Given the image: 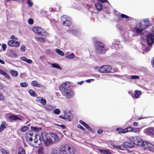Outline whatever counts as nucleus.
<instances>
[{"mask_svg":"<svg viewBox=\"0 0 154 154\" xmlns=\"http://www.w3.org/2000/svg\"><path fill=\"white\" fill-rule=\"evenodd\" d=\"M129 140L133 144L142 146L144 149L151 151H154V145L146 141H143L138 137H129Z\"/></svg>","mask_w":154,"mask_h":154,"instance_id":"obj_1","label":"nucleus"},{"mask_svg":"<svg viewBox=\"0 0 154 154\" xmlns=\"http://www.w3.org/2000/svg\"><path fill=\"white\" fill-rule=\"evenodd\" d=\"M43 141V143L46 146L52 144L50 133H42L41 136L35 134L34 140V143L39 144Z\"/></svg>","mask_w":154,"mask_h":154,"instance_id":"obj_2","label":"nucleus"},{"mask_svg":"<svg viewBox=\"0 0 154 154\" xmlns=\"http://www.w3.org/2000/svg\"><path fill=\"white\" fill-rule=\"evenodd\" d=\"M143 21V23L139 20H136L137 24L132 29V31L133 32H136V33L133 35V36H136L137 34H141L143 30L149 26V19H145Z\"/></svg>","mask_w":154,"mask_h":154,"instance_id":"obj_3","label":"nucleus"},{"mask_svg":"<svg viewBox=\"0 0 154 154\" xmlns=\"http://www.w3.org/2000/svg\"><path fill=\"white\" fill-rule=\"evenodd\" d=\"M69 84V82H66L59 87L63 95L68 99L72 98L74 95V91L70 88Z\"/></svg>","mask_w":154,"mask_h":154,"instance_id":"obj_4","label":"nucleus"},{"mask_svg":"<svg viewBox=\"0 0 154 154\" xmlns=\"http://www.w3.org/2000/svg\"><path fill=\"white\" fill-rule=\"evenodd\" d=\"M61 20L62 25L66 26H69L72 24L71 19L66 15L63 16L61 17Z\"/></svg>","mask_w":154,"mask_h":154,"instance_id":"obj_5","label":"nucleus"},{"mask_svg":"<svg viewBox=\"0 0 154 154\" xmlns=\"http://www.w3.org/2000/svg\"><path fill=\"white\" fill-rule=\"evenodd\" d=\"M95 47L96 51L98 53H102L105 50V45L98 41L95 42Z\"/></svg>","mask_w":154,"mask_h":154,"instance_id":"obj_6","label":"nucleus"},{"mask_svg":"<svg viewBox=\"0 0 154 154\" xmlns=\"http://www.w3.org/2000/svg\"><path fill=\"white\" fill-rule=\"evenodd\" d=\"M33 32L37 34L41 35L46 36L48 35L47 32L39 27H35L33 28Z\"/></svg>","mask_w":154,"mask_h":154,"instance_id":"obj_7","label":"nucleus"},{"mask_svg":"<svg viewBox=\"0 0 154 154\" xmlns=\"http://www.w3.org/2000/svg\"><path fill=\"white\" fill-rule=\"evenodd\" d=\"M112 68V67L110 66L103 65L99 68L98 71L101 73L112 72L111 71Z\"/></svg>","mask_w":154,"mask_h":154,"instance_id":"obj_8","label":"nucleus"},{"mask_svg":"<svg viewBox=\"0 0 154 154\" xmlns=\"http://www.w3.org/2000/svg\"><path fill=\"white\" fill-rule=\"evenodd\" d=\"M147 41L149 45H151L154 43V33H150L148 35Z\"/></svg>","mask_w":154,"mask_h":154,"instance_id":"obj_9","label":"nucleus"},{"mask_svg":"<svg viewBox=\"0 0 154 154\" xmlns=\"http://www.w3.org/2000/svg\"><path fill=\"white\" fill-rule=\"evenodd\" d=\"M120 42L117 40H114L110 45V46L112 49H115L117 50L119 48H120L121 46L119 45Z\"/></svg>","mask_w":154,"mask_h":154,"instance_id":"obj_10","label":"nucleus"},{"mask_svg":"<svg viewBox=\"0 0 154 154\" xmlns=\"http://www.w3.org/2000/svg\"><path fill=\"white\" fill-rule=\"evenodd\" d=\"M50 133L52 144H53L55 142H57L59 141L60 139L58 136L56 134L52 133Z\"/></svg>","mask_w":154,"mask_h":154,"instance_id":"obj_11","label":"nucleus"},{"mask_svg":"<svg viewBox=\"0 0 154 154\" xmlns=\"http://www.w3.org/2000/svg\"><path fill=\"white\" fill-rule=\"evenodd\" d=\"M8 44L9 46L12 47H17L20 45V43L18 42L13 40L8 41Z\"/></svg>","mask_w":154,"mask_h":154,"instance_id":"obj_12","label":"nucleus"},{"mask_svg":"<svg viewBox=\"0 0 154 154\" xmlns=\"http://www.w3.org/2000/svg\"><path fill=\"white\" fill-rule=\"evenodd\" d=\"M68 148V146L66 145H63L61 146L59 149L60 152L63 154H66Z\"/></svg>","mask_w":154,"mask_h":154,"instance_id":"obj_13","label":"nucleus"},{"mask_svg":"<svg viewBox=\"0 0 154 154\" xmlns=\"http://www.w3.org/2000/svg\"><path fill=\"white\" fill-rule=\"evenodd\" d=\"M125 150L127 148H131L134 147V145L129 142H125L123 143Z\"/></svg>","mask_w":154,"mask_h":154,"instance_id":"obj_14","label":"nucleus"},{"mask_svg":"<svg viewBox=\"0 0 154 154\" xmlns=\"http://www.w3.org/2000/svg\"><path fill=\"white\" fill-rule=\"evenodd\" d=\"M26 137L27 142L30 146H32L35 147L32 142L33 139L32 137H29V136H26Z\"/></svg>","mask_w":154,"mask_h":154,"instance_id":"obj_15","label":"nucleus"},{"mask_svg":"<svg viewBox=\"0 0 154 154\" xmlns=\"http://www.w3.org/2000/svg\"><path fill=\"white\" fill-rule=\"evenodd\" d=\"M64 116L65 120L66 121H70L72 119V117L70 112L67 113L65 112Z\"/></svg>","mask_w":154,"mask_h":154,"instance_id":"obj_16","label":"nucleus"},{"mask_svg":"<svg viewBox=\"0 0 154 154\" xmlns=\"http://www.w3.org/2000/svg\"><path fill=\"white\" fill-rule=\"evenodd\" d=\"M119 14L118 15V19L119 20H121V19H125L126 20V21H128L129 17L128 16L124 14H121L120 16L119 15Z\"/></svg>","mask_w":154,"mask_h":154,"instance_id":"obj_17","label":"nucleus"},{"mask_svg":"<svg viewBox=\"0 0 154 154\" xmlns=\"http://www.w3.org/2000/svg\"><path fill=\"white\" fill-rule=\"evenodd\" d=\"M66 154H74L75 150L73 147L68 146Z\"/></svg>","mask_w":154,"mask_h":154,"instance_id":"obj_18","label":"nucleus"},{"mask_svg":"<svg viewBox=\"0 0 154 154\" xmlns=\"http://www.w3.org/2000/svg\"><path fill=\"white\" fill-rule=\"evenodd\" d=\"M36 100L41 103L43 105H45L46 103L45 99L40 97H37Z\"/></svg>","mask_w":154,"mask_h":154,"instance_id":"obj_19","label":"nucleus"},{"mask_svg":"<svg viewBox=\"0 0 154 154\" xmlns=\"http://www.w3.org/2000/svg\"><path fill=\"white\" fill-rule=\"evenodd\" d=\"M31 84L33 86L38 88H41L42 86V85L38 83L36 81H32L31 82Z\"/></svg>","mask_w":154,"mask_h":154,"instance_id":"obj_20","label":"nucleus"},{"mask_svg":"<svg viewBox=\"0 0 154 154\" xmlns=\"http://www.w3.org/2000/svg\"><path fill=\"white\" fill-rule=\"evenodd\" d=\"M60 149L57 147H54L52 150V154H60Z\"/></svg>","mask_w":154,"mask_h":154,"instance_id":"obj_21","label":"nucleus"},{"mask_svg":"<svg viewBox=\"0 0 154 154\" xmlns=\"http://www.w3.org/2000/svg\"><path fill=\"white\" fill-rule=\"evenodd\" d=\"M0 74L4 76L6 78L8 79H9L10 78V76L6 72L1 69H0Z\"/></svg>","mask_w":154,"mask_h":154,"instance_id":"obj_22","label":"nucleus"},{"mask_svg":"<svg viewBox=\"0 0 154 154\" xmlns=\"http://www.w3.org/2000/svg\"><path fill=\"white\" fill-rule=\"evenodd\" d=\"M98 151L100 153L103 154H111L109 150L103 149H99Z\"/></svg>","mask_w":154,"mask_h":154,"instance_id":"obj_23","label":"nucleus"},{"mask_svg":"<svg viewBox=\"0 0 154 154\" xmlns=\"http://www.w3.org/2000/svg\"><path fill=\"white\" fill-rule=\"evenodd\" d=\"M9 119L12 120H21V118L18 117V116L16 115H14L9 117Z\"/></svg>","mask_w":154,"mask_h":154,"instance_id":"obj_24","label":"nucleus"},{"mask_svg":"<svg viewBox=\"0 0 154 154\" xmlns=\"http://www.w3.org/2000/svg\"><path fill=\"white\" fill-rule=\"evenodd\" d=\"M21 59L23 61H25L29 64H31L32 62L31 60L27 59L25 57H21Z\"/></svg>","mask_w":154,"mask_h":154,"instance_id":"obj_25","label":"nucleus"},{"mask_svg":"<svg viewBox=\"0 0 154 154\" xmlns=\"http://www.w3.org/2000/svg\"><path fill=\"white\" fill-rule=\"evenodd\" d=\"M95 5L96 8L98 10L100 11L103 8V5L100 3H96Z\"/></svg>","mask_w":154,"mask_h":154,"instance_id":"obj_26","label":"nucleus"},{"mask_svg":"<svg viewBox=\"0 0 154 154\" xmlns=\"http://www.w3.org/2000/svg\"><path fill=\"white\" fill-rule=\"evenodd\" d=\"M134 97L136 98H138L140 97V95L142 94L141 91H137L135 90V91Z\"/></svg>","mask_w":154,"mask_h":154,"instance_id":"obj_27","label":"nucleus"},{"mask_svg":"<svg viewBox=\"0 0 154 154\" xmlns=\"http://www.w3.org/2000/svg\"><path fill=\"white\" fill-rule=\"evenodd\" d=\"M68 32L69 33L75 35H77L78 31L75 29H70L69 30Z\"/></svg>","mask_w":154,"mask_h":154,"instance_id":"obj_28","label":"nucleus"},{"mask_svg":"<svg viewBox=\"0 0 154 154\" xmlns=\"http://www.w3.org/2000/svg\"><path fill=\"white\" fill-rule=\"evenodd\" d=\"M10 73L11 75L14 77H16L18 75V72L17 71L11 69L10 70Z\"/></svg>","mask_w":154,"mask_h":154,"instance_id":"obj_29","label":"nucleus"},{"mask_svg":"<svg viewBox=\"0 0 154 154\" xmlns=\"http://www.w3.org/2000/svg\"><path fill=\"white\" fill-rule=\"evenodd\" d=\"M114 147L116 148H117L118 149L122 150H125L124 149V147L123 144L121 145H119L117 146L115 145H112Z\"/></svg>","mask_w":154,"mask_h":154,"instance_id":"obj_30","label":"nucleus"},{"mask_svg":"<svg viewBox=\"0 0 154 154\" xmlns=\"http://www.w3.org/2000/svg\"><path fill=\"white\" fill-rule=\"evenodd\" d=\"M35 39L36 41L39 42H45L46 41L45 38H39L38 37H35Z\"/></svg>","mask_w":154,"mask_h":154,"instance_id":"obj_31","label":"nucleus"},{"mask_svg":"<svg viewBox=\"0 0 154 154\" xmlns=\"http://www.w3.org/2000/svg\"><path fill=\"white\" fill-rule=\"evenodd\" d=\"M65 57L67 59H71L74 58V54L73 53L71 54H67L65 55Z\"/></svg>","mask_w":154,"mask_h":154,"instance_id":"obj_32","label":"nucleus"},{"mask_svg":"<svg viewBox=\"0 0 154 154\" xmlns=\"http://www.w3.org/2000/svg\"><path fill=\"white\" fill-rule=\"evenodd\" d=\"M51 64L52 66V67L53 68L58 69L60 70L61 69V67L57 63H51Z\"/></svg>","mask_w":154,"mask_h":154,"instance_id":"obj_33","label":"nucleus"},{"mask_svg":"<svg viewBox=\"0 0 154 154\" xmlns=\"http://www.w3.org/2000/svg\"><path fill=\"white\" fill-rule=\"evenodd\" d=\"M147 131L150 135H152L153 133V129L151 128H149L146 129Z\"/></svg>","mask_w":154,"mask_h":154,"instance_id":"obj_34","label":"nucleus"},{"mask_svg":"<svg viewBox=\"0 0 154 154\" xmlns=\"http://www.w3.org/2000/svg\"><path fill=\"white\" fill-rule=\"evenodd\" d=\"M5 122H2L1 126H0V133L5 128Z\"/></svg>","mask_w":154,"mask_h":154,"instance_id":"obj_35","label":"nucleus"},{"mask_svg":"<svg viewBox=\"0 0 154 154\" xmlns=\"http://www.w3.org/2000/svg\"><path fill=\"white\" fill-rule=\"evenodd\" d=\"M31 129L32 131H38L41 130L42 128L41 127L37 128L35 127L31 126Z\"/></svg>","mask_w":154,"mask_h":154,"instance_id":"obj_36","label":"nucleus"},{"mask_svg":"<svg viewBox=\"0 0 154 154\" xmlns=\"http://www.w3.org/2000/svg\"><path fill=\"white\" fill-rule=\"evenodd\" d=\"M29 94L32 96L35 97L37 94L35 93V92L32 90L30 89L29 91Z\"/></svg>","mask_w":154,"mask_h":154,"instance_id":"obj_37","label":"nucleus"},{"mask_svg":"<svg viewBox=\"0 0 154 154\" xmlns=\"http://www.w3.org/2000/svg\"><path fill=\"white\" fill-rule=\"evenodd\" d=\"M56 52L59 54L61 56H63L64 55V53L63 51L58 49H56L55 50Z\"/></svg>","mask_w":154,"mask_h":154,"instance_id":"obj_38","label":"nucleus"},{"mask_svg":"<svg viewBox=\"0 0 154 154\" xmlns=\"http://www.w3.org/2000/svg\"><path fill=\"white\" fill-rule=\"evenodd\" d=\"M18 154H25V150L22 147H20L19 149Z\"/></svg>","mask_w":154,"mask_h":154,"instance_id":"obj_39","label":"nucleus"},{"mask_svg":"<svg viewBox=\"0 0 154 154\" xmlns=\"http://www.w3.org/2000/svg\"><path fill=\"white\" fill-rule=\"evenodd\" d=\"M45 108L47 109L51 110L54 109V108L53 106L50 104H47L45 107Z\"/></svg>","mask_w":154,"mask_h":154,"instance_id":"obj_40","label":"nucleus"},{"mask_svg":"<svg viewBox=\"0 0 154 154\" xmlns=\"http://www.w3.org/2000/svg\"><path fill=\"white\" fill-rule=\"evenodd\" d=\"M28 129H29V128L28 127L24 126L21 127V131L22 132H25Z\"/></svg>","mask_w":154,"mask_h":154,"instance_id":"obj_41","label":"nucleus"},{"mask_svg":"<svg viewBox=\"0 0 154 154\" xmlns=\"http://www.w3.org/2000/svg\"><path fill=\"white\" fill-rule=\"evenodd\" d=\"M60 112V110L59 109H55L54 110V113L57 115H59Z\"/></svg>","mask_w":154,"mask_h":154,"instance_id":"obj_42","label":"nucleus"},{"mask_svg":"<svg viewBox=\"0 0 154 154\" xmlns=\"http://www.w3.org/2000/svg\"><path fill=\"white\" fill-rule=\"evenodd\" d=\"M33 132L32 131H29L26 133V136H29V137H32L33 135Z\"/></svg>","mask_w":154,"mask_h":154,"instance_id":"obj_43","label":"nucleus"},{"mask_svg":"<svg viewBox=\"0 0 154 154\" xmlns=\"http://www.w3.org/2000/svg\"><path fill=\"white\" fill-rule=\"evenodd\" d=\"M27 3L30 7H31L33 5V3L31 0H28Z\"/></svg>","mask_w":154,"mask_h":154,"instance_id":"obj_44","label":"nucleus"},{"mask_svg":"<svg viewBox=\"0 0 154 154\" xmlns=\"http://www.w3.org/2000/svg\"><path fill=\"white\" fill-rule=\"evenodd\" d=\"M28 84L26 82H22L20 83V85L22 87H26L28 86Z\"/></svg>","mask_w":154,"mask_h":154,"instance_id":"obj_45","label":"nucleus"},{"mask_svg":"<svg viewBox=\"0 0 154 154\" xmlns=\"http://www.w3.org/2000/svg\"><path fill=\"white\" fill-rule=\"evenodd\" d=\"M117 28L119 29V30L120 31V32L121 33H122V32H123V27L121 26L120 25H118L117 26Z\"/></svg>","mask_w":154,"mask_h":154,"instance_id":"obj_46","label":"nucleus"},{"mask_svg":"<svg viewBox=\"0 0 154 154\" xmlns=\"http://www.w3.org/2000/svg\"><path fill=\"white\" fill-rule=\"evenodd\" d=\"M125 129L126 131V132L132 131L133 130V129L132 128L130 127H128L126 128Z\"/></svg>","mask_w":154,"mask_h":154,"instance_id":"obj_47","label":"nucleus"},{"mask_svg":"<svg viewBox=\"0 0 154 154\" xmlns=\"http://www.w3.org/2000/svg\"><path fill=\"white\" fill-rule=\"evenodd\" d=\"M1 152L3 154H9V153L6 150H5L4 149H1Z\"/></svg>","mask_w":154,"mask_h":154,"instance_id":"obj_48","label":"nucleus"},{"mask_svg":"<svg viewBox=\"0 0 154 154\" xmlns=\"http://www.w3.org/2000/svg\"><path fill=\"white\" fill-rule=\"evenodd\" d=\"M43 147H40L38 149V152L39 154L43 153Z\"/></svg>","mask_w":154,"mask_h":154,"instance_id":"obj_49","label":"nucleus"},{"mask_svg":"<svg viewBox=\"0 0 154 154\" xmlns=\"http://www.w3.org/2000/svg\"><path fill=\"white\" fill-rule=\"evenodd\" d=\"M118 133L119 134H124L126 133V131L125 129L120 130L118 131Z\"/></svg>","mask_w":154,"mask_h":154,"instance_id":"obj_50","label":"nucleus"},{"mask_svg":"<svg viewBox=\"0 0 154 154\" xmlns=\"http://www.w3.org/2000/svg\"><path fill=\"white\" fill-rule=\"evenodd\" d=\"M139 78L138 75H133L131 76V79H138Z\"/></svg>","mask_w":154,"mask_h":154,"instance_id":"obj_51","label":"nucleus"},{"mask_svg":"<svg viewBox=\"0 0 154 154\" xmlns=\"http://www.w3.org/2000/svg\"><path fill=\"white\" fill-rule=\"evenodd\" d=\"M28 22L29 24L32 25L34 21L32 18H30L28 19Z\"/></svg>","mask_w":154,"mask_h":154,"instance_id":"obj_52","label":"nucleus"},{"mask_svg":"<svg viewBox=\"0 0 154 154\" xmlns=\"http://www.w3.org/2000/svg\"><path fill=\"white\" fill-rule=\"evenodd\" d=\"M84 127H85L89 131H91L92 130L91 128L86 124L85 125Z\"/></svg>","mask_w":154,"mask_h":154,"instance_id":"obj_53","label":"nucleus"},{"mask_svg":"<svg viewBox=\"0 0 154 154\" xmlns=\"http://www.w3.org/2000/svg\"><path fill=\"white\" fill-rule=\"evenodd\" d=\"M2 47L3 51H5L6 50L7 47L6 44H2Z\"/></svg>","mask_w":154,"mask_h":154,"instance_id":"obj_54","label":"nucleus"},{"mask_svg":"<svg viewBox=\"0 0 154 154\" xmlns=\"http://www.w3.org/2000/svg\"><path fill=\"white\" fill-rule=\"evenodd\" d=\"M140 131V129L138 128H135L133 129V131L135 133H138Z\"/></svg>","mask_w":154,"mask_h":154,"instance_id":"obj_55","label":"nucleus"},{"mask_svg":"<svg viewBox=\"0 0 154 154\" xmlns=\"http://www.w3.org/2000/svg\"><path fill=\"white\" fill-rule=\"evenodd\" d=\"M77 127L81 129V130L84 131L85 130V128H84L83 127H82V126H81L80 125H78L77 126Z\"/></svg>","mask_w":154,"mask_h":154,"instance_id":"obj_56","label":"nucleus"},{"mask_svg":"<svg viewBox=\"0 0 154 154\" xmlns=\"http://www.w3.org/2000/svg\"><path fill=\"white\" fill-rule=\"evenodd\" d=\"M25 47L24 45L22 46L20 48V51H25Z\"/></svg>","mask_w":154,"mask_h":154,"instance_id":"obj_57","label":"nucleus"},{"mask_svg":"<svg viewBox=\"0 0 154 154\" xmlns=\"http://www.w3.org/2000/svg\"><path fill=\"white\" fill-rule=\"evenodd\" d=\"M79 123L80 124H81L83 125L84 126L86 124V123L85 122H84L82 120H80L79 121Z\"/></svg>","mask_w":154,"mask_h":154,"instance_id":"obj_58","label":"nucleus"},{"mask_svg":"<svg viewBox=\"0 0 154 154\" xmlns=\"http://www.w3.org/2000/svg\"><path fill=\"white\" fill-rule=\"evenodd\" d=\"M56 125L60 127L63 129H65L66 128V126L63 125H59L58 124Z\"/></svg>","mask_w":154,"mask_h":154,"instance_id":"obj_59","label":"nucleus"},{"mask_svg":"<svg viewBox=\"0 0 154 154\" xmlns=\"http://www.w3.org/2000/svg\"><path fill=\"white\" fill-rule=\"evenodd\" d=\"M103 132V130L102 129H99L97 131V133L99 134H101Z\"/></svg>","mask_w":154,"mask_h":154,"instance_id":"obj_60","label":"nucleus"},{"mask_svg":"<svg viewBox=\"0 0 154 154\" xmlns=\"http://www.w3.org/2000/svg\"><path fill=\"white\" fill-rule=\"evenodd\" d=\"M11 38L12 39L17 40V38L14 35H12L11 36Z\"/></svg>","mask_w":154,"mask_h":154,"instance_id":"obj_61","label":"nucleus"},{"mask_svg":"<svg viewBox=\"0 0 154 154\" xmlns=\"http://www.w3.org/2000/svg\"><path fill=\"white\" fill-rule=\"evenodd\" d=\"M4 99V96L2 94L0 93V100H2Z\"/></svg>","mask_w":154,"mask_h":154,"instance_id":"obj_62","label":"nucleus"},{"mask_svg":"<svg viewBox=\"0 0 154 154\" xmlns=\"http://www.w3.org/2000/svg\"><path fill=\"white\" fill-rule=\"evenodd\" d=\"M94 80V79H89L88 80H86V82L87 83H90L91 82V81Z\"/></svg>","mask_w":154,"mask_h":154,"instance_id":"obj_63","label":"nucleus"},{"mask_svg":"<svg viewBox=\"0 0 154 154\" xmlns=\"http://www.w3.org/2000/svg\"><path fill=\"white\" fill-rule=\"evenodd\" d=\"M152 65L153 67L154 68V58L152 60Z\"/></svg>","mask_w":154,"mask_h":154,"instance_id":"obj_64","label":"nucleus"}]
</instances>
